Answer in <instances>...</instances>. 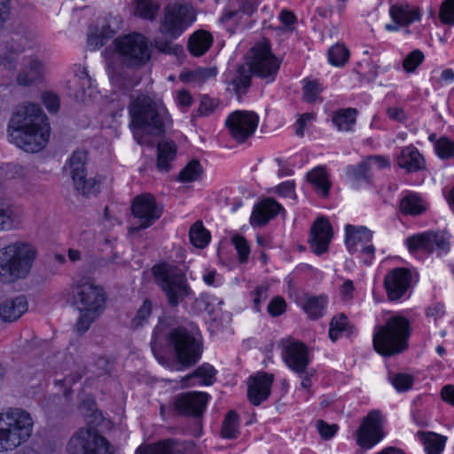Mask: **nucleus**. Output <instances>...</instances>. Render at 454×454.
I'll use <instances>...</instances> for the list:
<instances>
[{
	"label": "nucleus",
	"mask_w": 454,
	"mask_h": 454,
	"mask_svg": "<svg viewBox=\"0 0 454 454\" xmlns=\"http://www.w3.org/2000/svg\"><path fill=\"white\" fill-rule=\"evenodd\" d=\"M156 283L166 294L168 302L176 306L187 294L185 276L177 267L169 263H160L153 268Z\"/></svg>",
	"instance_id": "9"
},
{
	"label": "nucleus",
	"mask_w": 454,
	"mask_h": 454,
	"mask_svg": "<svg viewBox=\"0 0 454 454\" xmlns=\"http://www.w3.org/2000/svg\"><path fill=\"white\" fill-rule=\"evenodd\" d=\"M307 177L320 196L326 197L329 194L331 185L328 174L323 167L313 168L307 174Z\"/></svg>",
	"instance_id": "41"
},
{
	"label": "nucleus",
	"mask_w": 454,
	"mask_h": 454,
	"mask_svg": "<svg viewBox=\"0 0 454 454\" xmlns=\"http://www.w3.org/2000/svg\"><path fill=\"white\" fill-rule=\"evenodd\" d=\"M428 204L419 193L405 192L399 201L400 212L404 215L418 216L427 212Z\"/></svg>",
	"instance_id": "32"
},
{
	"label": "nucleus",
	"mask_w": 454,
	"mask_h": 454,
	"mask_svg": "<svg viewBox=\"0 0 454 454\" xmlns=\"http://www.w3.org/2000/svg\"><path fill=\"white\" fill-rule=\"evenodd\" d=\"M317 428L323 439L330 440L337 433L338 427L336 425H329L324 420H318L317 422Z\"/></svg>",
	"instance_id": "64"
},
{
	"label": "nucleus",
	"mask_w": 454,
	"mask_h": 454,
	"mask_svg": "<svg viewBox=\"0 0 454 454\" xmlns=\"http://www.w3.org/2000/svg\"><path fill=\"white\" fill-rule=\"evenodd\" d=\"M23 61V69L17 76V82L20 85L29 86L42 79L44 67L36 57H24Z\"/></svg>",
	"instance_id": "30"
},
{
	"label": "nucleus",
	"mask_w": 454,
	"mask_h": 454,
	"mask_svg": "<svg viewBox=\"0 0 454 454\" xmlns=\"http://www.w3.org/2000/svg\"><path fill=\"white\" fill-rule=\"evenodd\" d=\"M352 325L349 324L348 317L340 314L334 316L329 325V338L332 341H336L344 334H350L352 333Z\"/></svg>",
	"instance_id": "43"
},
{
	"label": "nucleus",
	"mask_w": 454,
	"mask_h": 454,
	"mask_svg": "<svg viewBox=\"0 0 454 454\" xmlns=\"http://www.w3.org/2000/svg\"><path fill=\"white\" fill-rule=\"evenodd\" d=\"M418 436L424 445L426 454H442L447 438L433 432H419Z\"/></svg>",
	"instance_id": "38"
},
{
	"label": "nucleus",
	"mask_w": 454,
	"mask_h": 454,
	"mask_svg": "<svg viewBox=\"0 0 454 454\" xmlns=\"http://www.w3.org/2000/svg\"><path fill=\"white\" fill-rule=\"evenodd\" d=\"M328 302V296L324 294H304L297 300V304L311 320H317L325 315Z\"/></svg>",
	"instance_id": "25"
},
{
	"label": "nucleus",
	"mask_w": 454,
	"mask_h": 454,
	"mask_svg": "<svg viewBox=\"0 0 454 454\" xmlns=\"http://www.w3.org/2000/svg\"><path fill=\"white\" fill-rule=\"evenodd\" d=\"M333 238V229L327 219L319 218L312 225L309 244L311 250L321 254L327 251Z\"/></svg>",
	"instance_id": "24"
},
{
	"label": "nucleus",
	"mask_w": 454,
	"mask_h": 454,
	"mask_svg": "<svg viewBox=\"0 0 454 454\" xmlns=\"http://www.w3.org/2000/svg\"><path fill=\"white\" fill-rule=\"evenodd\" d=\"M251 84V76L247 74H239L231 82V85L238 98L240 99L249 89Z\"/></svg>",
	"instance_id": "55"
},
{
	"label": "nucleus",
	"mask_w": 454,
	"mask_h": 454,
	"mask_svg": "<svg viewBox=\"0 0 454 454\" xmlns=\"http://www.w3.org/2000/svg\"><path fill=\"white\" fill-rule=\"evenodd\" d=\"M114 34L115 31L110 27L106 20H98L89 28L87 45L90 51H96L106 44Z\"/></svg>",
	"instance_id": "31"
},
{
	"label": "nucleus",
	"mask_w": 454,
	"mask_h": 454,
	"mask_svg": "<svg viewBox=\"0 0 454 454\" xmlns=\"http://www.w3.org/2000/svg\"><path fill=\"white\" fill-rule=\"evenodd\" d=\"M68 454H113L107 440L97 431L80 428L70 438Z\"/></svg>",
	"instance_id": "12"
},
{
	"label": "nucleus",
	"mask_w": 454,
	"mask_h": 454,
	"mask_svg": "<svg viewBox=\"0 0 454 454\" xmlns=\"http://www.w3.org/2000/svg\"><path fill=\"white\" fill-rule=\"evenodd\" d=\"M130 129L139 145L147 141L144 132L161 136L172 127V120L162 100L140 94L129 106Z\"/></svg>",
	"instance_id": "2"
},
{
	"label": "nucleus",
	"mask_w": 454,
	"mask_h": 454,
	"mask_svg": "<svg viewBox=\"0 0 454 454\" xmlns=\"http://www.w3.org/2000/svg\"><path fill=\"white\" fill-rule=\"evenodd\" d=\"M434 152L442 160L454 158V140L441 137L434 143Z\"/></svg>",
	"instance_id": "50"
},
{
	"label": "nucleus",
	"mask_w": 454,
	"mask_h": 454,
	"mask_svg": "<svg viewBox=\"0 0 454 454\" xmlns=\"http://www.w3.org/2000/svg\"><path fill=\"white\" fill-rule=\"evenodd\" d=\"M10 141L27 153H38L49 142L51 127L47 116L35 104L20 105L8 123Z\"/></svg>",
	"instance_id": "1"
},
{
	"label": "nucleus",
	"mask_w": 454,
	"mask_h": 454,
	"mask_svg": "<svg viewBox=\"0 0 454 454\" xmlns=\"http://www.w3.org/2000/svg\"><path fill=\"white\" fill-rule=\"evenodd\" d=\"M410 334V321L401 315L392 316L383 325L375 326L372 336L374 349L384 356L400 354L408 348Z\"/></svg>",
	"instance_id": "6"
},
{
	"label": "nucleus",
	"mask_w": 454,
	"mask_h": 454,
	"mask_svg": "<svg viewBox=\"0 0 454 454\" xmlns=\"http://www.w3.org/2000/svg\"><path fill=\"white\" fill-rule=\"evenodd\" d=\"M373 232L365 226L347 224L345 226V245L350 254H356L357 249L371 242Z\"/></svg>",
	"instance_id": "29"
},
{
	"label": "nucleus",
	"mask_w": 454,
	"mask_h": 454,
	"mask_svg": "<svg viewBox=\"0 0 454 454\" xmlns=\"http://www.w3.org/2000/svg\"><path fill=\"white\" fill-rule=\"evenodd\" d=\"M219 106V101L207 95L201 97L199 113L200 115L208 116L212 114Z\"/></svg>",
	"instance_id": "58"
},
{
	"label": "nucleus",
	"mask_w": 454,
	"mask_h": 454,
	"mask_svg": "<svg viewBox=\"0 0 454 454\" xmlns=\"http://www.w3.org/2000/svg\"><path fill=\"white\" fill-rule=\"evenodd\" d=\"M209 399L210 395L206 392H188L176 398L175 407L181 414L200 417L206 410Z\"/></svg>",
	"instance_id": "21"
},
{
	"label": "nucleus",
	"mask_w": 454,
	"mask_h": 454,
	"mask_svg": "<svg viewBox=\"0 0 454 454\" xmlns=\"http://www.w3.org/2000/svg\"><path fill=\"white\" fill-rule=\"evenodd\" d=\"M217 70L215 67H199L194 69L195 83L200 84L207 82L208 79L216 75Z\"/></svg>",
	"instance_id": "63"
},
{
	"label": "nucleus",
	"mask_w": 454,
	"mask_h": 454,
	"mask_svg": "<svg viewBox=\"0 0 454 454\" xmlns=\"http://www.w3.org/2000/svg\"><path fill=\"white\" fill-rule=\"evenodd\" d=\"M239 416L234 411H230L223 423L222 435L224 438L233 439L238 435Z\"/></svg>",
	"instance_id": "47"
},
{
	"label": "nucleus",
	"mask_w": 454,
	"mask_h": 454,
	"mask_svg": "<svg viewBox=\"0 0 454 454\" xmlns=\"http://www.w3.org/2000/svg\"><path fill=\"white\" fill-rule=\"evenodd\" d=\"M197 335L198 333L193 328L178 326L167 336L168 345L183 366H191L200 359L202 349Z\"/></svg>",
	"instance_id": "8"
},
{
	"label": "nucleus",
	"mask_w": 454,
	"mask_h": 454,
	"mask_svg": "<svg viewBox=\"0 0 454 454\" xmlns=\"http://www.w3.org/2000/svg\"><path fill=\"white\" fill-rule=\"evenodd\" d=\"M42 102L50 113H57L59 109L60 101L57 94L45 91L42 94Z\"/></svg>",
	"instance_id": "60"
},
{
	"label": "nucleus",
	"mask_w": 454,
	"mask_h": 454,
	"mask_svg": "<svg viewBox=\"0 0 454 454\" xmlns=\"http://www.w3.org/2000/svg\"><path fill=\"white\" fill-rule=\"evenodd\" d=\"M157 168L160 171H168L176 159V145L174 142H160L157 148Z\"/></svg>",
	"instance_id": "35"
},
{
	"label": "nucleus",
	"mask_w": 454,
	"mask_h": 454,
	"mask_svg": "<svg viewBox=\"0 0 454 454\" xmlns=\"http://www.w3.org/2000/svg\"><path fill=\"white\" fill-rule=\"evenodd\" d=\"M87 154L83 151L74 152L67 164L75 189L85 196L95 194L99 190V182L86 177L85 162Z\"/></svg>",
	"instance_id": "15"
},
{
	"label": "nucleus",
	"mask_w": 454,
	"mask_h": 454,
	"mask_svg": "<svg viewBox=\"0 0 454 454\" xmlns=\"http://www.w3.org/2000/svg\"><path fill=\"white\" fill-rule=\"evenodd\" d=\"M216 370L209 364H203L192 374L187 375L182 380L184 387L192 386H210L215 381Z\"/></svg>",
	"instance_id": "34"
},
{
	"label": "nucleus",
	"mask_w": 454,
	"mask_h": 454,
	"mask_svg": "<svg viewBox=\"0 0 454 454\" xmlns=\"http://www.w3.org/2000/svg\"><path fill=\"white\" fill-rule=\"evenodd\" d=\"M35 247L28 242L15 241L0 249V281L13 283L26 278L36 258Z\"/></svg>",
	"instance_id": "4"
},
{
	"label": "nucleus",
	"mask_w": 454,
	"mask_h": 454,
	"mask_svg": "<svg viewBox=\"0 0 454 454\" xmlns=\"http://www.w3.org/2000/svg\"><path fill=\"white\" fill-rule=\"evenodd\" d=\"M213 37L210 33L200 30L193 33L189 40V51L196 57L203 55L211 46Z\"/></svg>",
	"instance_id": "39"
},
{
	"label": "nucleus",
	"mask_w": 454,
	"mask_h": 454,
	"mask_svg": "<svg viewBox=\"0 0 454 454\" xmlns=\"http://www.w3.org/2000/svg\"><path fill=\"white\" fill-rule=\"evenodd\" d=\"M62 294L80 310L74 329L79 334L84 333L104 309L106 297L103 289L89 282H82L73 285L70 290H65Z\"/></svg>",
	"instance_id": "3"
},
{
	"label": "nucleus",
	"mask_w": 454,
	"mask_h": 454,
	"mask_svg": "<svg viewBox=\"0 0 454 454\" xmlns=\"http://www.w3.org/2000/svg\"><path fill=\"white\" fill-rule=\"evenodd\" d=\"M302 83V98L307 103L322 102L321 93L325 90L324 84L316 78H304Z\"/></svg>",
	"instance_id": "40"
},
{
	"label": "nucleus",
	"mask_w": 454,
	"mask_h": 454,
	"mask_svg": "<svg viewBox=\"0 0 454 454\" xmlns=\"http://www.w3.org/2000/svg\"><path fill=\"white\" fill-rule=\"evenodd\" d=\"M274 191L279 196L284 197V198H289V199L294 200L296 197L295 184H294V181H293V180L285 181V182L278 184L274 188Z\"/></svg>",
	"instance_id": "62"
},
{
	"label": "nucleus",
	"mask_w": 454,
	"mask_h": 454,
	"mask_svg": "<svg viewBox=\"0 0 454 454\" xmlns=\"http://www.w3.org/2000/svg\"><path fill=\"white\" fill-rule=\"evenodd\" d=\"M281 348L282 357L286 365L296 372H303L309 363L308 348L294 339L283 340Z\"/></svg>",
	"instance_id": "19"
},
{
	"label": "nucleus",
	"mask_w": 454,
	"mask_h": 454,
	"mask_svg": "<svg viewBox=\"0 0 454 454\" xmlns=\"http://www.w3.org/2000/svg\"><path fill=\"white\" fill-rule=\"evenodd\" d=\"M429 231L413 234L404 239L408 251L414 256L420 254L430 255Z\"/></svg>",
	"instance_id": "36"
},
{
	"label": "nucleus",
	"mask_w": 454,
	"mask_h": 454,
	"mask_svg": "<svg viewBox=\"0 0 454 454\" xmlns=\"http://www.w3.org/2000/svg\"><path fill=\"white\" fill-rule=\"evenodd\" d=\"M152 308L153 305L151 301L145 300L136 316L131 320V326L133 328H137L147 324L152 314Z\"/></svg>",
	"instance_id": "54"
},
{
	"label": "nucleus",
	"mask_w": 454,
	"mask_h": 454,
	"mask_svg": "<svg viewBox=\"0 0 454 454\" xmlns=\"http://www.w3.org/2000/svg\"><path fill=\"white\" fill-rule=\"evenodd\" d=\"M34 419L31 414L18 407L0 411V453L13 450L32 435Z\"/></svg>",
	"instance_id": "5"
},
{
	"label": "nucleus",
	"mask_w": 454,
	"mask_h": 454,
	"mask_svg": "<svg viewBox=\"0 0 454 454\" xmlns=\"http://www.w3.org/2000/svg\"><path fill=\"white\" fill-rule=\"evenodd\" d=\"M28 309V302L24 295L8 298L0 302V322L12 323L18 320Z\"/></svg>",
	"instance_id": "26"
},
{
	"label": "nucleus",
	"mask_w": 454,
	"mask_h": 454,
	"mask_svg": "<svg viewBox=\"0 0 454 454\" xmlns=\"http://www.w3.org/2000/svg\"><path fill=\"white\" fill-rule=\"evenodd\" d=\"M384 437L382 433V416L380 411L368 413L356 432V442L364 449H371Z\"/></svg>",
	"instance_id": "17"
},
{
	"label": "nucleus",
	"mask_w": 454,
	"mask_h": 454,
	"mask_svg": "<svg viewBox=\"0 0 454 454\" xmlns=\"http://www.w3.org/2000/svg\"><path fill=\"white\" fill-rule=\"evenodd\" d=\"M191 244L197 248L206 247L211 239L210 232L204 227L201 221L195 222L190 228Z\"/></svg>",
	"instance_id": "45"
},
{
	"label": "nucleus",
	"mask_w": 454,
	"mask_h": 454,
	"mask_svg": "<svg viewBox=\"0 0 454 454\" xmlns=\"http://www.w3.org/2000/svg\"><path fill=\"white\" fill-rule=\"evenodd\" d=\"M349 56V50L341 43L333 44L327 51L328 63L335 67H344L348 61Z\"/></svg>",
	"instance_id": "46"
},
{
	"label": "nucleus",
	"mask_w": 454,
	"mask_h": 454,
	"mask_svg": "<svg viewBox=\"0 0 454 454\" xmlns=\"http://www.w3.org/2000/svg\"><path fill=\"white\" fill-rule=\"evenodd\" d=\"M282 210L284 211V208L275 200L270 198L262 200L254 207L250 217V223L252 225H265Z\"/></svg>",
	"instance_id": "28"
},
{
	"label": "nucleus",
	"mask_w": 454,
	"mask_h": 454,
	"mask_svg": "<svg viewBox=\"0 0 454 454\" xmlns=\"http://www.w3.org/2000/svg\"><path fill=\"white\" fill-rule=\"evenodd\" d=\"M202 174V168L198 160L190 161L179 173L178 180L181 182L197 181Z\"/></svg>",
	"instance_id": "48"
},
{
	"label": "nucleus",
	"mask_w": 454,
	"mask_h": 454,
	"mask_svg": "<svg viewBox=\"0 0 454 454\" xmlns=\"http://www.w3.org/2000/svg\"><path fill=\"white\" fill-rule=\"evenodd\" d=\"M114 49L121 63L134 69L145 67L150 61L153 52L148 39L136 32L116 37Z\"/></svg>",
	"instance_id": "7"
},
{
	"label": "nucleus",
	"mask_w": 454,
	"mask_h": 454,
	"mask_svg": "<svg viewBox=\"0 0 454 454\" xmlns=\"http://www.w3.org/2000/svg\"><path fill=\"white\" fill-rule=\"evenodd\" d=\"M357 111L346 108L336 111L333 115V123L339 131H350L355 126Z\"/></svg>",
	"instance_id": "42"
},
{
	"label": "nucleus",
	"mask_w": 454,
	"mask_h": 454,
	"mask_svg": "<svg viewBox=\"0 0 454 454\" xmlns=\"http://www.w3.org/2000/svg\"><path fill=\"white\" fill-rule=\"evenodd\" d=\"M388 13L393 21L385 25V29L388 32H396L400 27H408L422 19L420 8L407 1H399L392 4Z\"/></svg>",
	"instance_id": "18"
},
{
	"label": "nucleus",
	"mask_w": 454,
	"mask_h": 454,
	"mask_svg": "<svg viewBox=\"0 0 454 454\" xmlns=\"http://www.w3.org/2000/svg\"><path fill=\"white\" fill-rule=\"evenodd\" d=\"M356 254L364 264L370 265L375 258V247L372 241L368 242L357 249Z\"/></svg>",
	"instance_id": "61"
},
{
	"label": "nucleus",
	"mask_w": 454,
	"mask_h": 454,
	"mask_svg": "<svg viewBox=\"0 0 454 454\" xmlns=\"http://www.w3.org/2000/svg\"><path fill=\"white\" fill-rule=\"evenodd\" d=\"M131 212L139 224L131 226L129 231L137 232L152 226L160 217L162 208L156 203L153 196L142 194L133 200Z\"/></svg>",
	"instance_id": "14"
},
{
	"label": "nucleus",
	"mask_w": 454,
	"mask_h": 454,
	"mask_svg": "<svg viewBox=\"0 0 454 454\" xmlns=\"http://www.w3.org/2000/svg\"><path fill=\"white\" fill-rule=\"evenodd\" d=\"M411 281V272L406 268H395L389 270L384 278V286L388 300L401 301L406 299Z\"/></svg>",
	"instance_id": "16"
},
{
	"label": "nucleus",
	"mask_w": 454,
	"mask_h": 454,
	"mask_svg": "<svg viewBox=\"0 0 454 454\" xmlns=\"http://www.w3.org/2000/svg\"><path fill=\"white\" fill-rule=\"evenodd\" d=\"M267 310L271 317H279L286 310V302L281 296H275L268 304Z\"/></svg>",
	"instance_id": "59"
},
{
	"label": "nucleus",
	"mask_w": 454,
	"mask_h": 454,
	"mask_svg": "<svg viewBox=\"0 0 454 454\" xmlns=\"http://www.w3.org/2000/svg\"><path fill=\"white\" fill-rule=\"evenodd\" d=\"M74 80L68 82L69 95L77 100L84 101L97 92L95 81L89 75L88 70L82 65H74Z\"/></svg>",
	"instance_id": "22"
},
{
	"label": "nucleus",
	"mask_w": 454,
	"mask_h": 454,
	"mask_svg": "<svg viewBox=\"0 0 454 454\" xmlns=\"http://www.w3.org/2000/svg\"><path fill=\"white\" fill-rule=\"evenodd\" d=\"M273 380V375L264 372L249 378L247 397L253 405H259L268 399Z\"/></svg>",
	"instance_id": "23"
},
{
	"label": "nucleus",
	"mask_w": 454,
	"mask_h": 454,
	"mask_svg": "<svg viewBox=\"0 0 454 454\" xmlns=\"http://www.w3.org/2000/svg\"><path fill=\"white\" fill-rule=\"evenodd\" d=\"M247 65L252 74L267 82H272L276 79L281 60L272 53L269 41L263 39L251 48Z\"/></svg>",
	"instance_id": "10"
},
{
	"label": "nucleus",
	"mask_w": 454,
	"mask_h": 454,
	"mask_svg": "<svg viewBox=\"0 0 454 454\" xmlns=\"http://www.w3.org/2000/svg\"><path fill=\"white\" fill-rule=\"evenodd\" d=\"M450 234L443 231H429V250L430 254H436L437 256L447 254L450 250Z\"/></svg>",
	"instance_id": "44"
},
{
	"label": "nucleus",
	"mask_w": 454,
	"mask_h": 454,
	"mask_svg": "<svg viewBox=\"0 0 454 454\" xmlns=\"http://www.w3.org/2000/svg\"><path fill=\"white\" fill-rule=\"evenodd\" d=\"M17 223L12 207L10 205L0 203V231L12 230Z\"/></svg>",
	"instance_id": "49"
},
{
	"label": "nucleus",
	"mask_w": 454,
	"mask_h": 454,
	"mask_svg": "<svg viewBox=\"0 0 454 454\" xmlns=\"http://www.w3.org/2000/svg\"><path fill=\"white\" fill-rule=\"evenodd\" d=\"M196 20L192 5L175 2L167 4L160 20V31L170 38L180 36Z\"/></svg>",
	"instance_id": "11"
},
{
	"label": "nucleus",
	"mask_w": 454,
	"mask_h": 454,
	"mask_svg": "<svg viewBox=\"0 0 454 454\" xmlns=\"http://www.w3.org/2000/svg\"><path fill=\"white\" fill-rule=\"evenodd\" d=\"M425 60V54L419 49L411 51L403 60V67L408 74L414 73Z\"/></svg>",
	"instance_id": "52"
},
{
	"label": "nucleus",
	"mask_w": 454,
	"mask_h": 454,
	"mask_svg": "<svg viewBox=\"0 0 454 454\" xmlns=\"http://www.w3.org/2000/svg\"><path fill=\"white\" fill-rule=\"evenodd\" d=\"M391 384L398 392H404L411 388L413 378L410 374L397 373L389 378Z\"/></svg>",
	"instance_id": "56"
},
{
	"label": "nucleus",
	"mask_w": 454,
	"mask_h": 454,
	"mask_svg": "<svg viewBox=\"0 0 454 454\" xmlns=\"http://www.w3.org/2000/svg\"><path fill=\"white\" fill-rule=\"evenodd\" d=\"M398 167L405 169L407 172H416L425 168L424 157L419 151L413 145L403 147L396 158Z\"/></svg>",
	"instance_id": "33"
},
{
	"label": "nucleus",
	"mask_w": 454,
	"mask_h": 454,
	"mask_svg": "<svg viewBox=\"0 0 454 454\" xmlns=\"http://www.w3.org/2000/svg\"><path fill=\"white\" fill-rule=\"evenodd\" d=\"M259 116L254 112L237 110L231 113L225 120L230 136L238 143L246 142L255 132Z\"/></svg>",
	"instance_id": "13"
},
{
	"label": "nucleus",
	"mask_w": 454,
	"mask_h": 454,
	"mask_svg": "<svg viewBox=\"0 0 454 454\" xmlns=\"http://www.w3.org/2000/svg\"><path fill=\"white\" fill-rule=\"evenodd\" d=\"M230 3L231 5L223 11L219 19L223 24L238 25L242 19V13L251 15L257 8L254 0H230Z\"/></svg>",
	"instance_id": "27"
},
{
	"label": "nucleus",
	"mask_w": 454,
	"mask_h": 454,
	"mask_svg": "<svg viewBox=\"0 0 454 454\" xmlns=\"http://www.w3.org/2000/svg\"><path fill=\"white\" fill-rule=\"evenodd\" d=\"M231 241L238 253L239 262H246L250 254V247L247 240L239 234H234Z\"/></svg>",
	"instance_id": "53"
},
{
	"label": "nucleus",
	"mask_w": 454,
	"mask_h": 454,
	"mask_svg": "<svg viewBox=\"0 0 454 454\" xmlns=\"http://www.w3.org/2000/svg\"><path fill=\"white\" fill-rule=\"evenodd\" d=\"M31 47V42L26 36H19L4 41L0 48V69L13 74L20 53Z\"/></svg>",
	"instance_id": "20"
},
{
	"label": "nucleus",
	"mask_w": 454,
	"mask_h": 454,
	"mask_svg": "<svg viewBox=\"0 0 454 454\" xmlns=\"http://www.w3.org/2000/svg\"><path fill=\"white\" fill-rule=\"evenodd\" d=\"M439 17L443 24L454 25V0H445L442 4Z\"/></svg>",
	"instance_id": "57"
},
{
	"label": "nucleus",
	"mask_w": 454,
	"mask_h": 454,
	"mask_svg": "<svg viewBox=\"0 0 454 454\" xmlns=\"http://www.w3.org/2000/svg\"><path fill=\"white\" fill-rule=\"evenodd\" d=\"M136 14L145 20L154 19L159 4L153 0H136Z\"/></svg>",
	"instance_id": "51"
},
{
	"label": "nucleus",
	"mask_w": 454,
	"mask_h": 454,
	"mask_svg": "<svg viewBox=\"0 0 454 454\" xmlns=\"http://www.w3.org/2000/svg\"><path fill=\"white\" fill-rule=\"evenodd\" d=\"M160 454H195V445L192 442L169 438L159 442Z\"/></svg>",
	"instance_id": "37"
}]
</instances>
